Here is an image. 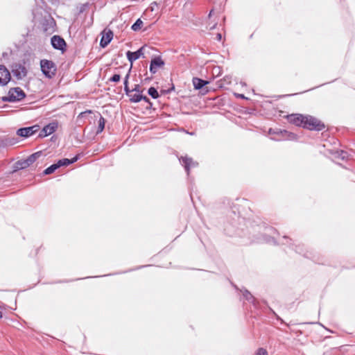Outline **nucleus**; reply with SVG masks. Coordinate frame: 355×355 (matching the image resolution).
Returning a JSON list of instances; mask_svg holds the SVG:
<instances>
[{"label":"nucleus","instance_id":"6","mask_svg":"<svg viewBox=\"0 0 355 355\" xmlns=\"http://www.w3.org/2000/svg\"><path fill=\"white\" fill-rule=\"evenodd\" d=\"M58 126V123L56 121L49 123L41 130L39 133V137L43 138L50 135L57 130Z\"/></svg>","mask_w":355,"mask_h":355},{"label":"nucleus","instance_id":"16","mask_svg":"<svg viewBox=\"0 0 355 355\" xmlns=\"http://www.w3.org/2000/svg\"><path fill=\"white\" fill-rule=\"evenodd\" d=\"M78 159V156H76L73 158H72L71 159L64 158V159L58 160L57 164H58V165H59V168H60V166H66L71 164H73V163L76 162Z\"/></svg>","mask_w":355,"mask_h":355},{"label":"nucleus","instance_id":"29","mask_svg":"<svg viewBox=\"0 0 355 355\" xmlns=\"http://www.w3.org/2000/svg\"><path fill=\"white\" fill-rule=\"evenodd\" d=\"M129 77H130V72H128L125 78H124V82H123V85H128V79H129Z\"/></svg>","mask_w":355,"mask_h":355},{"label":"nucleus","instance_id":"14","mask_svg":"<svg viewBox=\"0 0 355 355\" xmlns=\"http://www.w3.org/2000/svg\"><path fill=\"white\" fill-rule=\"evenodd\" d=\"M128 97L131 103H139L143 100L146 103H148L151 105L150 99L146 96H144L141 94L134 92L132 93L130 96H129Z\"/></svg>","mask_w":355,"mask_h":355},{"label":"nucleus","instance_id":"23","mask_svg":"<svg viewBox=\"0 0 355 355\" xmlns=\"http://www.w3.org/2000/svg\"><path fill=\"white\" fill-rule=\"evenodd\" d=\"M148 94L153 98H155V99L157 98L159 96L157 90L153 87H151L148 89Z\"/></svg>","mask_w":355,"mask_h":355},{"label":"nucleus","instance_id":"12","mask_svg":"<svg viewBox=\"0 0 355 355\" xmlns=\"http://www.w3.org/2000/svg\"><path fill=\"white\" fill-rule=\"evenodd\" d=\"M53 47L58 50H64L66 46V42L61 37L53 35L51 40Z\"/></svg>","mask_w":355,"mask_h":355},{"label":"nucleus","instance_id":"33","mask_svg":"<svg viewBox=\"0 0 355 355\" xmlns=\"http://www.w3.org/2000/svg\"><path fill=\"white\" fill-rule=\"evenodd\" d=\"M2 317V313L0 311V318Z\"/></svg>","mask_w":355,"mask_h":355},{"label":"nucleus","instance_id":"11","mask_svg":"<svg viewBox=\"0 0 355 355\" xmlns=\"http://www.w3.org/2000/svg\"><path fill=\"white\" fill-rule=\"evenodd\" d=\"M164 65V62L160 56L155 57L151 60L149 70L151 73L154 74L157 71L158 68Z\"/></svg>","mask_w":355,"mask_h":355},{"label":"nucleus","instance_id":"17","mask_svg":"<svg viewBox=\"0 0 355 355\" xmlns=\"http://www.w3.org/2000/svg\"><path fill=\"white\" fill-rule=\"evenodd\" d=\"M193 84L195 89H200L207 84H208V82L198 78H193Z\"/></svg>","mask_w":355,"mask_h":355},{"label":"nucleus","instance_id":"21","mask_svg":"<svg viewBox=\"0 0 355 355\" xmlns=\"http://www.w3.org/2000/svg\"><path fill=\"white\" fill-rule=\"evenodd\" d=\"M144 23L142 21V20L141 19H138L136 20V21L132 25V30H133L134 31H139L142 26H143Z\"/></svg>","mask_w":355,"mask_h":355},{"label":"nucleus","instance_id":"1","mask_svg":"<svg viewBox=\"0 0 355 355\" xmlns=\"http://www.w3.org/2000/svg\"><path fill=\"white\" fill-rule=\"evenodd\" d=\"M302 127L310 130L317 131L322 130L325 128L324 124L322 122H321L318 119L309 115H306L304 123L302 125Z\"/></svg>","mask_w":355,"mask_h":355},{"label":"nucleus","instance_id":"27","mask_svg":"<svg viewBox=\"0 0 355 355\" xmlns=\"http://www.w3.org/2000/svg\"><path fill=\"white\" fill-rule=\"evenodd\" d=\"M121 76L119 74H114L110 78V81L117 83L120 80Z\"/></svg>","mask_w":355,"mask_h":355},{"label":"nucleus","instance_id":"18","mask_svg":"<svg viewBox=\"0 0 355 355\" xmlns=\"http://www.w3.org/2000/svg\"><path fill=\"white\" fill-rule=\"evenodd\" d=\"M42 155V152H36L30 156H28L26 159L29 166L33 164L40 156Z\"/></svg>","mask_w":355,"mask_h":355},{"label":"nucleus","instance_id":"7","mask_svg":"<svg viewBox=\"0 0 355 355\" xmlns=\"http://www.w3.org/2000/svg\"><path fill=\"white\" fill-rule=\"evenodd\" d=\"M40 129L39 125H33L30 127L21 128L17 130V135L22 137H28L35 132H37Z\"/></svg>","mask_w":355,"mask_h":355},{"label":"nucleus","instance_id":"8","mask_svg":"<svg viewBox=\"0 0 355 355\" xmlns=\"http://www.w3.org/2000/svg\"><path fill=\"white\" fill-rule=\"evenodd\" d=\"M12 72L18 80L24 78L27 74L26 67L19 64H16L12 67Z\"/></svg>","mask_w":355,"mask_h":355},{"label":"nucleus","instance_id":"9","mask_svg":"<svg viewBox=\"0 0 355 355\" xmlns=\"http://www.w3.org/2000/svg\"><path fill=\"white\" fill-rule=\"evenodd\" d=\"M288 121L297 126H302L304 123L305 115L300 114H292L287 116Z\"/></svg>","mask_w":355,"mask_h":355},{"label":"nucleus","instance_id":"22","mask_svg":"<svg viewBox=\"0 0 355 355\" xmlns=\"http://www.w3.org/2000/svg\"><path fill=\"white\" fill-rule=\"evenodd\" d=\"M105 119L101 116L99 120H98V129H97V131H96V134H98L100 132H101L104 128H105Z\"/></svg>","mask_w":355,"mask_h":355},{"label":"nucleus","instance_id":"26","mask_svg":"<svg viewBox=\"0 0 355 355\" xmlns=\"http://www.w3.org/2000/svg\"><path fill=\"white\" fill-rule=\"evenodd\" d=\"M132 91H133V93L135 92V93H139V94H141L143 92V89H141L140 85L138 84L135 85V86L132 89Z\"/></svg>","mask_w":355,"mask_h":355},{"label":"nucleus","instance_id":"25","mask_svg":"<svg viewBox=\"0 0 355 355\" xmlns=\"http://www.w3.org/2000/svg\"><path fill=\"white\" fill-rule=\"evenodd\" d=\"M254 355H268V354L266 349L260 347L256 351Z\"/></svg>","mask_w":355,"mask_h":355},{"label":"nucleus","instance_id":"20","mask_svg":"<svg viewBox=\"0 0 355 355\" xmlns=\"http://www.w3.org/2000/svg\"><path fill=\"white\" fill-rule=\"evenodd\" d=\"M59 168V165L57 163L51 165L44 171V175H49L53 173L56 169Z\"/></svg>","mask_w":355,"mask_h":355},{"label":"nucleus","instance_id":"4","mask_svg":"<svg viewBox=\"0 0 355 355\" xmlns=\"http://www.w3.org/2000/svg\"><path fill=\"white\" fill-rule=\"evenodd\" d=\"M270 134H275L277 135L276 137H273L272 139L277 140V141H281V140H295L296 139V135L291 132H288L287 130H279L277 132L272 131L271 129L269 130Z\"/></svg>","mask_w":355,"mask_h":355},{"label":"nucleus","instance_id":"2","mask_svg":"<svg viewBox=\"0 0 355 355\" xmlns=\"http://www.w3.org/2000/svg\"><path fill=\"white\" fill-rule=\"evenodd\" d=\"M40 67L42 73L46 77L52 78L55 75L57 67L53 61L42 60L40 61Z\"/></svg>","mask_w":355,"mask_h":355},{"label":"nucleus","instance_id":"19","mask_svg":"<svg viewBox=\"0 0 355 355\" xmlns=\"http://www.w3.org/2000/svg\"><path fill=\"white\" fill-rule=\"evenodd\" d=\"M28 166L29 165L28 164L26 159L19 160L15 163L16 170L24 169Z\"/></svg>","mask_w":355,"mask_h":355},{"label":"nucleus","instance_id":"30","mask_svg":"<svg viewBox=\"0 0 355 355\" xmlns=\"http://www.w3.org/2000/svg\"><path fill=\"white\" fill-rule=\"evenodd\" d=\"M347 153L346 152H345V151H343V150H342V151L340 152V157H341V158H342L343 159H345V158L347 157Z\"/></svg>","mask_w":355,"mask_h":355},{"label":"nucleus","instance_id":"5","mask_svg":"<svg viewBox=\"0 0 355 355\" xmlns=\"http://www.w3.org/2000/svg\"><path fill=\"white\" fill-rule=\"evenodd\" d=\"M180 164L184 166L187 175H189V171L191 168L198 166V163L192 159V158L187 156H182L180 159Z\"/></svg>","mask_w":355,"mask_h":355},{"label":"nucleus","instance_id":"28","mask_svg":"<svg viewBox=\"0 0 355 355\" xmlns=\"http://www.w3.org/2000/svg\"><path fill=\"white\" fill-rule=\"evenodd\" d=\"M124 91L125 92V94L129 96L132 93H133L132 89H130L128 87V85H124Z\"/></svg>","mask_w":355,"mask_h":355},{"label":"nucleus","instance_id":"32","mask_svg":"<svg viewBox=\"0 0 355 355\" xmlns=\"http://www.w3.org/2000/svg\"><path fill=\"white\" fill-rule=\"evenodd\" d=\"M237 96L241 98H245V97L243 94H238Z\"/></svg>","mask_w":355,"mask_h":355},{"label":"nucleus","instance_id":"15","mask_svg":"<svg viewBox=\"0 0 355 355\" xmlns=\"http://www.w3.org/2000/svg\"><path fill=\"white\" fill-rule=\"evenodd\" d=\"M113 38V33L112 31L108 30L105 33V34L102 36L101 40L100 41V45L101 47L105 48L107 46Z\"/></svg>","mask_w":355,"mask_h":355},{"label":"nucleus","instance_id":"24","mask_svg":"<svg viewBox=\"0 0 355 355\" xmlns=\"http://www.w3.org/2000/svg\"><path fill=\"white\" fill-rule=\"evenodd\" d=\"M243 296L248 301H250L252 303H254L255 299L248 291L245 290L244 291Z\"/></svg>","mask_w":355,"mask_h":355},{"label":"nucleus","instance_id":"10","mask_svg":"<svg viewBox=\"0 0 355 355\" xmlns=\"http://www.w3.org/2000/svg\"><path fill=\"white\" fill-rule=\"evenodd\" d=\"M145 49V46H141L140 49H139L137 51L135 52L132 51H127L126 53V57L128 60V61L132 64V62L137 59H139L140 57L144 56V50Z\"/></svg>","mask_w":355,"mask_h":355},{"label":"nucleus","instance_id":"31","mask_svg":"<svg viewBox=\"0 0 355 355\" xmlns=\"http://www.w3.org/2000/svg\"><path fill=\"white\" fill-rule=\"evenodd\" d=\"M221 37H222V35H221V34H220V33H218V34L216 35V39H217L218 41H220V40H221Z\"/></svg>","mask_w":355,"mask_h":355},{"label":"nucleus","instance_id":"13","mask_svg":"<svg viewBox=\"0 0 355 355\" xmlns=\"http://www.w3.org/2000/svg\"><path fill=\"white\" fill-rule=\"evenodd\" d=\"M10 80V73L3 65H0V85H6Z\"/></svg>","mask_w":355,"mask_h":355},{"label":"nucleus","instance_id":"3","mask_svg":"<svg viewBox=\"0 0 355 355\" xmlns=\"http://www.w3.org/2000/svg\"><path fill=\"white\" fill-rule=\"evenodd\" d=\"M26 96L24 92L19 87L11 88L8 92L7 100L10 102L19 101Z\"/></svg>","mask_w":355,"mask_h":355}]
</instances>
